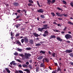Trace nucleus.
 Masks as SVG:
<instances>
[{"instance_id":"f257e3e1","label":"nucleus","mask_w":73,"mask_h":73,"mask_svg":"<svg viewBox=\"0 0 73 73\" xmlns=\"http://www.w3.org/2000/svg\"><path fill=\"white\" fill-rule=\"evenodd\" d=\"M56 14L58 16H60L61 17H63V16H64L65 17H67V15L65 13L64 14H61L59 13H56Z\"/></svg>"},{"instance_id":"f03ea898","label":"nucleus","mask_w":73,"mask_h":73,"mask_svg":"<svg viewBox=\"0 0 73 73\" xmlns=\"http://www.w3.org/2000/svg\"><path fill=\"white\" fill-rule=\"evenodd\" d=\"M47 1V4L49 5H50V3L51 4H54L55 2H56V0H52V1L50 0H46Z\"/></svg>"},{"instance_id":"7ed1b4c3","label":"nucleus","mask_w":73,"mask_h":73,"mask_svg":"<svg viewBox=\"0 0 73 73\" xmlns=\"http://www.w3.org/2000/svg\"><path fill=\"white\" fill-rule=\"evenodd\" d=\"M65 37L66 38V39H70V38H72V35L70 34H67L65 35Z\"/></svg>"},{"instance_id":"20e7f679","label":"nucleus","mask_w":73,"mask_h":73,"mask_svg":"<svg viewBox=\"0 0 73 73\" xmlns=\"http://www.w3.org/2000/svg\"><path fill=\"white\" fill-rule=\"evenodd\" d=\"M25 56L26 59H29V57L31 56V54L29 53H25Z\"/></svg>"},{"instance_id":"39448f33","label":"nucleus","mask_w":73,"mask_h":73,"mask_svg":"<svg viewBox=\"0 0 73 73\" xmlns=\"http://www.w3.org/2000/svg\"><path fill=\"white\" fill-rule=\"evenodd\" d=\"M23 38L24 39V42L25 43H28L29 41V40L28 39V37H23Z\"/></svg>"},{"instance_id":"423d86ee","label":"nucleus","mask_w":73,"mask_h":73,"mask_svg":"<svg viewBox=\"0 0 73 73\" xmlns=\"http://www.w3.org/2000/svg\"><path fill=\"white\" fill-rule=\"evenodd\" d=\"M72 52H73V50H66L65 52H66V53H72Z\"/></svg>"},{"instance_id":"0eeeda50","label":"nucleus","mask_w":73,"mask_h":73,"mask_svg":"<svg viewBox=\"0 0 73 73\" xmlns=\"http://www.w3.org/2000/svg\"><path fill=\"white\" fill-rule=\"evenodd\" d=\"M48 25H43V26L44 27H43V29H46L48 28L49 27H48Z\"/></svg>"},{"instance_id":"6e6552de","label":"nucleus","mask_w":73,"mask_h":73,"mask_svg":"<svg viewBox=\"0 0 73 73\" xmlns=\"http://www.w3.org/2000/svg\"><path fill=\"white\" fill-rule=\"evenodd\" d=\"M44 11L42 9H40L37 10V12L38 13H43Z\"/></svg>"},{"instance_id":"1a4fd4ad","label":"nucleus","mask_w":73,"mask_h":73,"mask_svg":"<svg viewBox=\"0 0 73 73\" xmlns=\"http://www.w3.org/2000/svg\"><path fill=\"white\" fill-rule=\"evenodd\" d=\"M44 34L43 35V36L44 37H46L48 35V31H45L44 32Z\"/></svg>"},{"instance_id":"9d476101","label":"nucleus","mask_w":73,"mask_h":73,"mask_svg":"<svg viewBox=\"0 0 73 73\" xmlns=\"http://www.w3.org/2000/svg\"><path fill=\"white\" fill-rule=\"evenodd\" d=\"M29 42L31 45H33L34 44V41L33 39H30L29 40Z\"/></svg>"},{"instance_id":"9b49d317","label":"nucleus","mask_w":73,"mask_h":73,"mask_svg":"<svg viewBox=\"0 0 73 73\" xmlns=\"http://www.w3.org/2000/svg\"><path fill=\"white\" fill-rule=\"evenodd\" d=\"M33 35L35 36V37H38V36H40V35L36 33H33Z\"/></svg>"},{"instance_id":"f8f14e48","label":"nucleus","mask_w":73,"mask_h":73,"mask_svg":"<svg viewBox=\"0 0 73 73\" xmlns=\"http://www.w3.org/2000/svg\"><path fill=\"white\" fill-rule=\"evenodd\" d=\"M13 5L16 6V7H17V6H19V4L18 2H14L13 3Z\"/></svg>"},{"instance_id":"ddd939ff","label":"nucleus","mask_w":73,"mask_h":73,"mask_svg":"<svg viewBox=\"0 0 73 73\" xmlns=\"http://www.w3.org/2000/svg\"><path fill=\"white\" fill-rule=\"evenodd\" d=\"M38 31H40V32H42V30H44V29H43V27L41 28H38Z\"/></svg>"},{"instance_id":"4468645a","label":"nucleus","mask_w":73,"mask_h":73,"mask_svg":"<svg viewBox=\"0 0 73 73\" xmlns=\"http://www.w3.org/2000/svg\"><path fill=\"white\" fill-rule=\"evenodd\" d=\"M56 39H57L58 41H59L61 42L62 41V39L61 38H60V37H57L56 38Z\"/></svg>"},{"instance_id":"2eb2a0df","label":"nucleus","mask_w":73,"mask_h":73,"mask_svg":"<svg viewBox=\"0 0 73 73\" xmlns=\"http://www.w3.org/2000/svg\"><path fill=\"white\" fill-rule=\"evenodd\" d=\"M21 24H22V23L17 24L15 25V27L17 28H18L19 27H20V26L21 25Z\"/></svg>"},{"instance_id":"dca6fc26","label":"nucleus","mask_w":73,"mask_h":73,"mask_svg":"<svg viewBox=\"0 0 73 73\" xmlns=\"http://www.w3.org/2000/svg\"><path fill=\"white\" fill-rule=\"evenodd\" d=\"M19 56H21L22 57V59H23V60H24L25 59V58H24V55H23V54H20L19 55Z\"/></svg>"},{"instance_id":"f3484780","label":"nucleus","mask_w":73,"mask_h":73,"mask_svg":"<svg viewBox=\"0 0 73 73\" xmlns=\"http://www.w3.org/2000/svg\"><path fill=\"white\" fill-rule=\"evenodd\" d=\"M43 58V56H39L38 58H37V59L38 60H42V58Z\"/></svg>"},{"instance_id":"a211bd4d","label":"nucleus","mask_w":73,"mask_h":73,"mask_svg":"<svg viewBox=\"0 0 73 73\" xmlns=\"http://www.w3.org/2000/svg\"><path fill=\"white\" fill-rule=\"evenodd\" d=\"M16 44H18V45L21 46V42H20L19 41H17Z\"/></svg>"},{"instance_id":"6ab92c4d","label":"nucleus","mask_w":73,"mask_h":73,"mask_svg":"<svg viewBox=\"0 0 73 73\" xmlns=\"http://www.w3.org/2000/svg\"><path fill=\"white\" fill-rule=\"evenodd\" d=\"M58 68L57 69V72L60 71V72H61V69L60 68V67H59L58 66Z\"/></svg>"},{"instance_id":"aec40b11","label":"nucleus","mask_w":73,"mask_h":73,"mask_svg":"<svg viewBox=\"0 0 73 73\" xmlns=\"http://www.w3.org/2000/svg\"><path fill=\"white\" fill-rule=\"evenodd\" d=\"M24 71H25V72H27L28 73H29L30 72V70H29L28 69H25L24 70Z\"/></svg>"},{"instance_id":"412c9836","label":"nucleus","mask_w":73,"mask_h":73,"mask_svg":"<svg viewBox=\"0 0 73 73\" xmlns=\"http://www.w3.org/2000/svg\"><path fill=\"white\" fill-rule=\"evenodd\" d=\"M22 66L23 68H28V65L25 64H23L22 65Z\"/></svg>"},{"instance_id":"4be33fe9","label":"nucleus","mask_w":73,"mask_h":73,"mask_svg":"<svg viewBox=\"0 0 73 73\" xmlns=\"http://www.w3.org/2000/svg\"><path fill=\"white\" fill-rule=\"evenodd\" d=\"M45 66V64H44V63H41L40 64V67H44Z\"/></svg>"},{"instance_id":"5701e85b","label":"nucleus","mask_w":73,"mask_h":73,"mask_svg":"<svg viewBox=\"0 0 73 73\" xmlns=\"http://www.w3.org/2000/svg\"><path fill=\"white\" fill-rule=\"evenodd\" d=\"M5 70L8 73H10V72H11V71L8 69V68H5Z\"/></svg>"},{"instance_id":"b1692460","label":"nucleus","mask_w":73,"mask_h":73,"mask_svg":"<svg viewBox=\"0 0 73 73\" xmlns=\"http://www.w3.org/2000/svg\"><path fill=\"white\" fill-rule=\"evenodd\" d=\"M68 24H70V25H73V23L72 22L69 21L68 22Z\"/></svg>"},{"instance_id":"393cba45","label":"nucleus","mask_w":73,"mask_h":73,"mask_svg":"<svg viewBox=\"0 0 73 73\" xmlns=\"http://www.w3.org/2000/svg\"><path fill=\"white\" fill-rule=\"evenodd\" d=\"M69 55L71 57H73V53H71L69 54Z\"/></svg>"},{"instance_id":"a878e982","label":"nucleus","mask_w":73,"mask_h":73,"mask_svg":"<svg viewBox=\"0 0 73 73\" xmlns=\"http://www.w3.org/2000/svg\"><path fill=\"white\" fill-rule=\"evenodd\" d=\"M56 38V36L54 35H51V37H50L51 38Z\"/></svg>"},{"instance_id":"bb28decb","label":"nucleus","mask_w":73,"mask_h":73,"mask_svg":"<svg viewBox=\"0 0 73 73\" xmlns=\"http://www.w3.org/2000/svg\"><path fill=\"white\" fill-rule=\"evenodd\" d=\"M56 55V53H55L54 52L52 53V56L53 57H55V55Z\"/></svg>"},{"instance_id":"cd10ccee","label":"nucleus","mask_w":73,"mask_h":73,"mask_svg":"<svg viewBox=\"0 0 73 73\" xmlns=\"http://www.w3.org/2000/svg\"><path fill=\"white\" fill-rule=\"evenodd\" d=\"M40 17L41 18H42V19H44V18H45V16H44V15H41Z\"/></svg>"},{"instance_id":"c85d7f7f","label":"nucleus","mask_w":73,"mask_h":73,"mask_svg":"<svg viewBox=\"0 0 73 73\" xmlns=\"http://www.w3.org/2000/svg\"><path fill=\"white\" fill-rule=\"evenodd\" d=\"M45 60L46 61V62H49V59H48V58H45Z\"/></svg>"},{"instance_id":"c756f323","label":"nucleus","mask_w":73,"mask_h":73,"mask_svg":"<svg viewBox=\"0 0 73 73\" xmlns=\"http://www.w3.org/2000/svg\"><path fill=\"white\" fill-rule=\"evenodd\" d=\"M40 53H42V54H45V52L43 51L42 50H41L40 52Z\"/></svg>"},{"instance_id":"7c9ffc66","label":"nucleus","mask_w":73,"mask_h":73,"mask_svg":"<svg viewBox=\"0 0 73 73\" xmlns=\"http://www.w3.org/2000/svg\"><path fill=\"white\" fill-rule=\"evenodd\" d=\"M26 50H31V48H26Z\"/></svg>"},{"instance_id":"2f4dec72","label":"nucleus","mask_w":73,"mask_h":73,"mask_svg":"<svg viewBox=\"0 0 73 73\" xmlns=\"http://www.w3.org/2000/svg\"><path fill=\"white\" fill-rule=\"evenodd\" d=\"M51 15H52V16H53V17L55 16V14H54V13H51Z\"/></svg>"},{"instance_id":"473e14b6","label":"nucleus","mask_w":73,"mask_h":73,"mask_svg":"<svg viewBox=\"0 0 73 73\" xmlns=\"http://www.w3.org/2000/svg\"><path fill=\"white\" fill-rule=\"evenodd\" d=\"M35 46H41V44H40V43H38L37 44H36L35 45Z\"/></svg>"},{"instance_id":"72a5a7b5","label":"nucleus","mask_w":73,"mask_h":73,"mask_svg":"<svg viewBox=\"0 0 73 73\" xmlns=\"http://www.w3.org/2000/svg\"><path fill=\"white\" fill-rule=\"evenodd\" d=\"M29 2L30 3H33V2L32 1V0H29Z\"/></svg>"},{"instance_id":"f704fd0d","label":"nucleus","mask_w":73,"mask_h":73,"mask_svg":"<svg viewBox=\"0 0 73 73\" xmlns=\"http://www.w3.org/2000/svg\"><path fill=\"white\" fill-rule=\"evenodd\" d=\"M21 41L22 43H23L24 42V38L22 39L21 40Z\"/></svg>"},{"instance_id":"c9c22d12","label":"nucleus","mask_w":73,"mask_h":73,"mask_svg":"<svg viewBox=\"0 0 73 73\" xmlns=\"http://www.w3.org/2000/svg\"><path fill=\"white\" fill-rule=\"evenodd\" d=\"M29 68H30V69H32V65H31V64H29L28 66Z\"/></svg>"},{"instance_id":"e433bc0d","label":"nucleus","mask_w":73,"mask_h":73,"mask_svg":"<svg viewBox=\"0 0 73 73\" xmlns=\"http://www.w3.org/2000/svg\"><path fill=\"white\" fill-rule=\"evenodd\" d=\"M62 2L63 3V4H67L66 2V1H65L63 0Z\"/></svg>"},{"instance_id":"4c0bfd02","label":"nucleus","mask_w":73,"mask_h":73,"mask_svg":"<svg viewBox=\"0 0 73 73\" xmlns=\"http://www.w3.org/2000/svg\"><path fill=\"white\" fill-rule=\"evenodd\" d=\"M36 72H38L39 71V68H38L37 67L36 68Z\"/></svg>"},{"instance_id":"58836bf2","label":"nucleus","mask_w":73,"mask_h":73,"mask_svg":"<svg viewBox=\"0 0 73 73\" xmlns=\"http://www.w3.org/2000/svg\"><path fill=\"white\" fill-rule=\"evenodd\" d=\"M37 3L38 6H39V7H41V6H40V4H39V2L38 1H37Z\"/></svg>"},{"instance_id":"ea45409f","label":"nucleus","mask_w":73,"mask_h":73,"mask_svg":"<svg viewBox=\"0 0 73 73\" xmlns=\"http://www.w3.org/2000/svg\"><path fill=\"white\" fill-rule=\"evenodd\" d=\"M19 35H20V34L19 33L15 35V36L17 37H18V36H19Z\"/></svg>"},{"instance_id":"a19ab883","label":"nucleus","mask_w":73,"mask_h":73,"mask_svg":"<svg viewBox=\"0 0 73 73\" xmlns=\"http://www.w3.org/2000/svg\"><path fill=\"white\" fill-rule=\"evenodd\" d=\"M57 9L58 10H59V11H61V10H62V9L60 8V7H57Z\"/></svg>"},{"instance_id":"79ce46f5","label":"nucleus","mask_w":73,"mask_h":73,"mask_svg":"<svg viewBox=\"0 0 73 73\" xmlns=\"http://www.w3.org/2000/svg\"><path fill=\"white\" fill-rule=\"evenodd\" d=\"M14 55H15V56H17L18 55V53L17 52L15 53L14 54Z\"/></svg>"},{"instance_id":"37998d69","label":"nucleus","mask_w":73,"mask_h":73,"mask_svg":"<svg viewBox=\"0 0 73 73\" xmlns=\"http://www.w3.org/2000/svg\"><path fill=\"white\" fill-rule=\"evenodd\" d=\"M14 63V61H12L10 63V65H13V64Z\"/></svg>"},{"instance_id":"c03bdc74","label":"nucleus","mask_w":73,"mask_h":73,"mask_svg":"<svg viewBox=\"0 0 73 73\" xmlns=\"http://www.w3.org/2000/svg\"><path fill=\"white\" fill-rule=\"evenodd\" d=\"M21 11V10H19L17 11V12L18 13H21V12H20V11Z\"/></svg>"},{"instance_id":"a18cd8bd","label":"nucleus","mask_w":73,"mask_h":73,"mask_svg":"<svg viewBox=\"0 0 73 73\" xmlns=\"http://www.w3.org/2000/svg\"><path fill=\"white\" fill-rule=\"evenodd\" d=\"M53 24H55V25H57V23L55 22H54L53 23Z\"/></svg>"},{"instance_id":"49530a36","label":"nucleus","mask_w":73,"mask_h":73,"mask_svg":"<svg viewBox=\"0 0 73 73\" xmlns=\"http://www.w3.org/2000/svg\"><path fill=\"white\" fill-rule=\"evenodd\" d=\"M18 51H19V52H21L22 50L21 49H20V48H18Z\"/></svg>"},{"instance_id":"de8ad7c7","label":"nucleus","mask_w":73,"mask_h":73,"mask_svg":"<svg viewBox=\"0 0 73 73\" xmlns=\"http://www.w3.org/2000/svg\"><path fill=\"white\" fill-rule=\"evenodd\" d=\"M70 5H71V7H73V3L72 2L70 3Z\"/></svg>"},{"instance_id":"09e8293b","label":"nucleus","mask_w":73,"mask_h":73,"mask_svg":"<svg viewBox=\"0 0 73 73\" xmlns=\"http://www.w3.org/2000/svg\"><path fill=\"white\" fill-rule=\"evenodd\" d=\"M28 6H32V3H29L28 4Z\"/></svg>"},{"instance_id":"8fccbe9b","label":"nucleus","mask_w":73,"mask_h":73,"mask_svg":"<svg viewBox=\"0 0 73 73\" xmlns=\"http://www.w3.org/2000/svg\"><path fill=\"white\" fill-rule=\"evenodd\" d=\"M17 61L19 62H21V61L19 59H17Z\"/></svg>"},{"instance_id":"3c124183","label":"nucleus","mask_w":73,"mask_h":73,"mask_svg":"<svg viewBox=\"0 0 73 73\" xmlns=\"http://www.w3.org/2000/svg\"><path fill=\"white\" fill-rule=\"evenodd\" d=\"M66 29H67V27H65L64 29H63V31H65L66 30Z\"/></svg>"},{"instance_id":"603ef678","label":"nucleus","mask_w":73,"mask_h":73,"mask_svg":"<svg viewBox=\"0 0 73 73\" xmlns=\"http://www.w3.org/2000/svg\"><path fill=\"white\" fill-rule=\"evenodd\" d=\"M58 20H62L63 19L62 18H58Z\"/></svg>"},{"instance_id":"864d4df0","label":"nucleus","mask_w":73,"mask_h":73,"mask_svg":"<svg viewBox=\"0 0 73 73\" xmlns=\"http://www.w3.org/2000/svg\"><path fill=\"white\" fill-rule=\"evenodd\" d=\"M20 17V15H19V16H17V17L16 18V19H19V17Z\"/></svg>"},{"instance_id":"5fc2aeb1","label":"nucleus","mask_w":73,"mask_h":73,"mask_svg":"<svg viewBox=\"0 0 73 73\" xmlns=\"http://www.w3.org/2000/svg\"><path fill=\"white\" fill-rule=\"evenodd\" d=\"M19 72L20 73H23V72L21 70H19Z\"/></svg>"},{"instance_id":"6e6d98bb","label":"nucleus","mask_w":73,"mask_h":73,"mask_svg":"<svg viewBox=\"0 0 73 73\" xmlns=\"http://www.w3.org/2000/svg\"><path fill=\"white\" fill-rule=\"evenodd\" d=\"M26 65H29V63L28 62H26Z\"/></svg>"},{"instance_id":"4d7b16f0","label":"nucleus","mask_w":73,"mask_h":73,"mask_svg":"<svg viewBox=\"0 0 73 73\" xmlns=\"http://www.w3.org/2000/svg\"><path fill=\"white\" fill-rule=\"evenodd\" d=\"M45 58L43 59L42 60L43 63H44V62H45Z\"/></svg>"},{"instance_id":"13d9d810","label":"nucleus","mask_w":73,"mask_h":73,"mask_svg":"<svg viewBox=\"0 0 73 73\" xmlns=\"http://www.w3.org/2000/svg\"><path fill=\"white\" fill-rule=\"evenodd\" d=\"M56 70H54L52 71V73H56Z\"/></svg>"},{"instance_id":"bf43d9fd","label":"nucleus","mask_w":73,"mask_h":73,"mask_svg":"<svg viewBox=\"0 0 73 73\" xmlns=\"http://www.w3.org/2000/svg\"><path fill=\"white\" fill-rule=\"evenodd\" d=\"M13 65H14V66H16V63H15L14 62V63H13Z\"/></svg>"},{"instance_id":"052dcab7","label":"nucleus","mask_w":73,"mask_h":73,"mask_svg":"<svg viewBox=\"0 0 73 73\" xmlns=\"http://www.w3.org/2000/svg\"><path fill=\"white\" fill-rule=\"evenodd\" d=\"M48 53L49 54H50V55H52V54H51V52H50V51H49L48 52Z\"/></svg>"},{"instance_id":"680f3d73","label":"nucleus","mask_w":73,"mask_h":73,"mask_svg":"<svg viewBox=\"0 0 73 73\" xmlns=\"http://www.w3.org/2000/svg\"><path fill=\"white\" fill-rule=\"evenodd\" d=\"M19 68H21V67H22V66H21V65H19Z\"/></svg>"},{"instance_id":"e2e57ef3","label":"nucleus","mask_w":73,"mask_h":73,"mask_svg":"<svg viewBox=\"0 0 73 73\" xmlns=\"http://www.w3.org/2000/svg\"><path fill=\"white\" fill-rule=\"evenodd\" d=\"M5 5H6V6H7V7H9V5H8V4H5Z\"/></svg>"},{"instance_id":"0e129e2a","label":"nucleus","mask_w":73,"mask_h":73,"mask_svg":"<svg viewBox=\"0 0 73 73\" xmlns=\"http://www.w3.org/2000/svg\"><path fill=\"white\" fill-rule=\"evenodd\" d=\"M66 42H67V43H70V41H68Z\"/></svg>"},{"instance_id":"69168bd1","label":"nucleus","mask_w":73,"mask_h":73,"mask_svg":"<svg viewBox=\"0 0 73 73\" xmlns=\"http://www.w3.org/2000/svg\"><path fill=\"white\" fill-rule=\"evenodd\" d=\"M54 63L55 64V65H56V66H57V63L54 62Z\"/></svg>"},{"instance_id":"338daca9","label":"nucleus","mask_w":73,"mask_h":73,"mask_svg":"<svg viewBox=\"0 0 73 73\" xmlns=\"http://www.w3.org/2000/svg\"><path fill=\"white\" fill-rule=\"evenodd\" d=\"M70 64L71 65H73V62H70Z\"/></svg>"},{"instance_id":"774afa93","label":"nucleus","mask_w":73,"mask_h":73,"mask_svg":"<svg viewBox=\"0 0 73 73\" xmlns=\"http://www.w3.org/2000/svg\"><path fill=\"white\" fill-rule=\"evenodd\" d=\"M23 11L25 13H27V11H26V10H24Z\"/></svg>"}]
</instances>
